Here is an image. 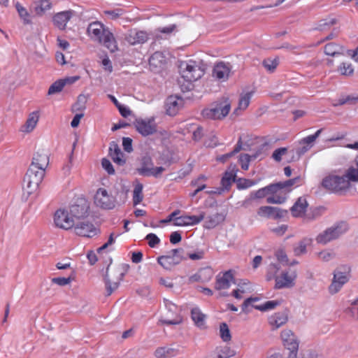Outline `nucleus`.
<instances>
[{"instance_id": "1", "label": "nucleus", "mask_w": 358, "mask_h": 358, "mask_svg": "<svg viewBox=\"0 0 358 358\" xmlns=\"http://www.w3.org/2000/svg\"><path fill=\"white\" fill-rule=\"evenodd\" d=\"M87 31L92 39L103 44L110 52H114L117 50L113 34L100 22H91L88 25Z\"/></svg>"}, {"instance_id": "2", "label": "nucleus", "mask_w": 358, "mask_h": 358, "mask_svg": "<svg viewBox=\"0 0 358 358\" xmlns=\"http://www.w3.org/2000/svg\"><path fill=\"white\" fill-rule=\"evenodd\" d=\"M230 109L231 101L229 98L223 96L204 108L201 115L206 119L222 120L229 114Z\"/></svg>"}, {"instance_id": "3", "label": "nucleus", "mask_w": 358, "mask_h": 358, "mask_svg": "<svg viewBox=\"0 0 358 358\" xmlns=\"http://www.w3.org/2000/svg\"><path fill=\"white\" fill-rule=\"evenodd\" d=\"M348 224L346 222L341 221L335 223L331 227L327 228L316 237L318 243L325 245L327 243L337 239L348 230Z\"/></svg>"}, {"instance_id": "4", "label": "nucleus", "mask_w": 358, "mask_h": 358, "mask_svg": "<svg viewBox=\"0 0 358 358\" xmlns=\"http://www.w3.org/2000/svg\"><path fill=\"white\" fill-rule=\"evenodd\" d=\"M322 185L331 192L343 194L349 189L350 183L344 175H329L322 180Z\"/></svg>"}, {"instance_id": "5", "label": "nucleus", "mask_w": 358, "mask_h": 358, "mask_svg": "<svg viewBox=\"0 0 358 358\" xmlns=\"http://www.w3.org/2000/svg\"><path fill=\"white\" fill-rule=\"evenodd\" d=\"M350 271V267L347 265H341L334 270L332 282L328 288L331 294L338 293L343 286L349 281Z\"/></svg>"}, {"instance_id": "6", "label": "nucleus", "mask_w": 358, "mask_h": 358, "mask_svg": "<svg viewBox=\"0 0 358 358\" xmlns=\"http://www.w3.org/2000/svg\"><path fill=\"white\" fill-rule=\"evenodd\" d=\"M44 176V171L38 170L34 166H29L23 179V188L28 194H31L37 190Z\"/></svg>"}, {"instance_id": "7", "label": "nucleus", "mask_w": 358, "mask_h": 358, "mask_svg": "<svg viewBox=\"0 0 358 358\" xmlns=\"http://www.w3.org/2000/svg\"><path fill=\"white\" fill-rule=\"evenodd\" d=\"M69 212L75 222L83 220L89 215L90 203L85 198L79 197L70 206Z\"/></svg>"}, {"instance_id": "8", "label": "nucleus", "mask_w": 358, "mask_h": 358, "mask_svg": "<svg viewBox=\"0 0 358 358\" xmlns=\"http://www.w3.org/2000/svg\"><path fill=\"white\" fill-rule=\"evenodd\" d=\"M182 248L173 249L168 255L157 257V263L165 270L171 271L186 258L182 257Z\"/></svg>"}, {"instance_id": "9", "label": "nucleus", "mask_w": 358, "mask_h": 358, "mask_svg": "<svg viewBox=\"0 0 358 358\" xmlns=\"http://www.w3.org/2000/svg\"><path fill=\"white\" fill-rule=\"evenodd\" d=\"M180 72L182 77L189 83L197 80L204 74V70L194 61L182 62L180 66Z\"/></svg>"}, {"instance_id": "10", "label": "nucleus", "mask_w": 358, "mask_h": 358, "mask_svg": "<svg viewBox=\"0 0 358 358\" xmlns=\"http://www.w3.org/2000/svg\"><path fill=\"white\" fill-rule=\"evenodd\" d=\"M116 200L112 196L108 194L106 189L99 188L94 196V203L106 210H111L115 207Z\"/></svg>"}, {"instance_id": "11", "label": "nucleus", "mask_w": 358, "mask_h": 358, "mask_svg": "<svg viewBox=\"0 0 358 358\" xmlns=\"http://www.w3.org/2000/svg\"><path fill=\"white\" fill-rule=\"evenodd\" d=\"M136 131L143 136L152 135L157 131V125L153 117L148 119L138 118L134 122Z\"/></svg>"}, {"instance_id": "12", "label": "nucleus", "mask_w": 358, "mask_h": 358, "mask_svg": "<svg viewBox=\"0 0 358 358\" xmlns=\"http://www.w3.org/2000/svg\"><path fill=\"white\" fill-rule=\"evenodd\" d=\"M54 222L57 227L68 230L75 225L74 218H72L66 210H57L55 213Z\"/></svg>"}, {"instance_id": "13", "label": "nucleus", "mask_w": 358, "mask_h": 358, "mask_svg": "<svg viewBox=\"0 0 358 358\" xmlns=\"http://www.w3.org/2000/svg\"><path fill=\"white\" fill-rule=\"evenodd\" d=\"M288 211L278 207L261 206L257 210V215L260 217L273 218L274 220L281 219L285 217Z\"/></svg>"}, {"instance_id": "14", "label": "nucleus", "mask_w": 358, "mask_h": 358, "mask_svg": "<svg viewBox=\"0 0 358 358\" xmlns=\"http://www.w3.org/2000/svg\"><path fill=\"white\" fill-rule=\"evenodd\" d=\"M73 227L75 233L80 236L92 237L96 234V229L94 224L85 220L75 222Z\"/></svg>"}, {"instance_id": "15", "label": "nucleus", "mask_w": 358, "mask_h": 358, "mask_svg": "<svg viewBox=\"0 0 358 358\" xmlns=\"http://www.w3.org/2000/svg\"><path fill=\"white\" fill-rule=\"evenodd\" d=\"M148 39V34L145 31L130 29L124 35V40L131 45L142 44Z\"/></svg>"}, {"instance_id": "16", "label": "nucleus", "mask_w": 358, "mask_h": 358, "mask_svg": "<svg viewBox=\"0 0 358 358\" xmlns=\"http://www.w3.org/2000/svg\"><path fill=\"white\" fill-rule=\"evenodd\" d=\"M281 339L285 348L289 352H298L299 341L290 329H285L281 332Z\"/></svg>"}, {"instance_id": "17", "label": "nucleus", "mask_w": 358, "mask_h": 358, "mask_svg": "<svg viewBox=\"0 0 358 358\" xmlns=\"http://www.w3.org/2000/svg\"><path fill=\"white\" fill-rule=\"evenodd\" d=\"M109 266H110L108 265L104 276L108 296H110L113 292V291H115L118 287L120 281L122 280L124 275V273L122 271H121L119 268H117L114 271V273L118 274V277L116 278L115 281H113L108 275Z\"/></svg>"}, {"instance_id": "18", "label": "nucleus", "mask_w": 358, "mask_h": 358, "mask_svg": "<svg viewBox=\"0 0 358 358\" xmlns=\"http://www.w3.org/2000/svg\"><path fill=\"white\" fill-rule=\"evenodd\" d=\"M296 275H289L288 272H282L280 275L275 276V284L274 288L280 289L283 288H291L294 286Z\"/></svg>"}, {"instance_id": "19", "label": "nucleus", "mask_w": 358, "mask_h": 358, "mask_svg": "<svg viewBox=\"0 0 358 358\" xmlns=\"http://www.w3.org/2000/svg\"><path fill=\"white\" fill-rule=\"evenodd\" d=\"M184 100L178 96H170L166 101V113L171 116L176 115L182 108Z\"/></svg>"}, {"instance_id": "20", "label": "nucleus", "mask_w": 358, "mask_h": 358, "mask_svg": "<svg viewBox=\"0 0 358 358\" xmlns=\"http://www.w3.org/2000/svg\"><path fill=\"white\" fill-rule=\"evenodd\" d=\"M204 218L205 213L203 212L199 215H181L176 218L173 224L178 227L195 225L200 223Z\"/></svg>"}, {"instance_id": "21", "label": "nucleus", "mask_w": 358, "mask_h": 358, "mask_svg": "<svg viewBox=\"0 0 358 358\" xmlns=\"http://www.w3.org/2000/svg\"><path fill=\"white\" fill-rule=\"evenodd\" d=\"M49 164V155L45 150L36 152L33 157L30 166H34L38 170L45 171V169Z\"/></svg>"}, {"instance_id": "22", "label": "nucleus", "mask_w": 358, "mask_h": 358, "mask_svg": "<svg viewBox=\"0 0 358 358\" xmlns=\"http://www.w3.org/2000/svg\"><path fill=\"white\" fill-rule=\"evenodd\" d=\"M308 207V203L306 197H299L294 205L290 208L292 215L294 217H304Z\"/></svg>"}, {"instance_id": "23", "label": "nucleus", "mask_w": 358, "mask_h": 358, "mask_svg": "<svg viewBox=\"0 0 358 358\" xmlns=\"http://www.w3.org/2000/svg\"><path fill=\"white\" fill-rule=\"evenodd\" d=\"M109 155L116 164L119 166H123L125 164L126 159L124 158V155L122 152L118 144L115 141L110 143Z\"/></svg>"}, {"instance_id": "24", "label": "nucleus", "mask_w": 358, "mask_h": 358, "mask_svg": "<svg viewBox=\"0 0 358 358\" xmlns=\"http://www.w3.org/2000/svg\"><path fill=\"white\" fill-rule=\"evenodd\" d=\"M288 321V310H284L282 312H278L271 315L268 318L269 324L272 327V329L275 330L285 324Z\"/></svg>"}, {"instance_id": "25", "label": "nucleus", "mask_w": 358, "mask_h": 358, "mask_svg": "<svg viewBox=\"0 0 358 358\" xmlns=\"http://www.w3.org/2000/svg\"><path fill=\"white\" fill-rule=\"evenodd\" d=\"M73 14V10H66L55 14L53 17L54 24L61 30L64 29Z\"/></svg>"}, {"instance_id": "26", "label": "nucleus", "mask_w": 358, "mask_h": 358, "mask_svg": "<svg viewBox=\"0 0 358 358\" xmlns=\"http://www.w3.org/2000/svg\"><path fill=\"white\" fill-rule=\"evenodd\" d=\"M229 73V64H226L224 62H220L214 66L213 76L220 80L224 81L228 79Z\"/></svg>"}, {"instance_id": "27", "label": "nucleus", "mask_w": 358, "mask_h": 358, "mask_svg": "<svg viewBox=\"0 0 358 358\" xmlns=\"http://www.w3.org/2000/svg\"><path fill=\"white\" fill-rule=\"evenodd\" d=\"M234 279V275L231 270L224 273L222 276L217 275L215 288L217 290L228 289L230 287V282Z\"/></svg>"}, {"instance_id": "28", "label": "nucleus", "mask_w": 358, "mask_h": 358, "mask_svg": "<svg viewBox=\"0 0 358 358\" xmlns=\"http://www.w3.org/2000/svg\"><path fill=\"white\" fill-rule=\"evenodd\" d=\"M166 63V57L162 52H154L149 59V65L152 71H158Z\"/></svg>"}, {"instance_id": "29", "label": "nucleus", "mask_w": 358, "mask_h": 358, "mask_svg": "<svg viewBox=\"0 0 358 358\" xmlns=\"http://www.w3.org/2000/svg\"><path fill=\"white\" fill-rule=\"evenodd\" d=\"M39 120V115L38 111H34L29 115V117L22 127L21 131L25 133H29L36 127L37 122Z\"/></svg>"}, {"instance_id": "30", "label": "nucleus", "mask_w": 358, "mask_h": 358, "mask_svg": "<svg viewBox=\"0 0 358 358\" xmlns=\"http://www.w3.org/2000/svg\"><path fill=\"white\" fill-rule=\"evenodd\" d=\"M178 352V349L164 346L158 348L155 352V355L157 358H171L176 356Z\"/></svg>"}, {"instance_id": "31", "label": "nucleus", "mask_w": 358, "mask_h": 358, "mask_svg": "<svg viewBox=\"0 0 358 358\" xmlns=\"http://www.w3.org/2000/svg\"><path fill=\"white\" fill-rule=\"evenodd\" d=\"M213 276V271L209 268H202L197 273L189 277V280L191 282L209 280Z\"/></svg>"}, {"instance_id": "32", "label": "nucleus", "mask_w": 358, "mask_h": 358, "mask_svg": "<svg viewBox=\"0 0 358 358\" xmlns=\"http://www.w3.org/2000/svg\"><path fill=\"white\" fill-rule=\"evenodd\" d=\"M225 216L222 213H216L206 217L204 227L207 229H213L224 220Z\"/></svg>"}, {"instance_id": "33", "label": "nucleus", "mask_w": 358, "mask_h": 358, "mask_svg": "<svg viewBox=\"0 0 358 358\" xmlns=\"http://www.w3.org/2000/svg\"><path fill=\"white\" fill-rule=\"evenodd\" d=\"M153 166L152 159L148 155H145L139 159V166L136 169V172L142 176H145V174L142 173L144 170H150Z\"/></svg>"}, {"instance_id": "34", "label": "nucleus", "mask_w": 358, "mask_h": 358, "mask_svg": "<svg viewBox=\"0 0 358 358\" xmlns=\"http://www.w3.org/2000/svg\"><path fill=\"white\" fill-rule=\"evenodd\" d=\"M248 147H249L248 145H244V146H243L242 138H241V137H240L238 138V141L234 149L229 153L222 155L217 159L222 162H225L229 158L231 157L232 156H234V155L238 153L240 150H248Z\"/></svg>"}, {"instance_id": "35", "label": "nucleus", "mask_w": 358, "mask_h": 358, "mask_svg": "<svg viewBox=\"0 0 358 358\" xmlns=\"http://www.w3.org/2000/svg\"><path fill=\"white\" fill-rule=\"evenodd\" d=\"M191 317L194 324L199 328L205 326L206 315L201 313L199 308H194L191 310Z\"/></svg>"}, {"instance_id": "36", "label": "nucleus", "mask_w": 358, "mask_h": 358, "mask_svg": "<svg viewBox=\"0 0 358 358\" xmlns=\"http://www.w3.org/2000/svg\"><path fill=\"white\" fill-rule=\"evenodd\" d=\"M251 97L252 92H247L241 95L238 101V107L234 110V113L238 115L241 110H245L250 104Z\"/></svg>"}, {"instance_id": "37", "label": "nucleus", "mask_w": 358, "mask_h": 358, "mask_svg": "<svg viewBox=\"0 0 358 358\" xmlns=\"http://www.w3.org/2000/svg\"><path fill=\"white\" fill-rule=\"evenodd\" d=\"M325 210L326 208L324 206H317L310 208L309 212L306 213L303 218L307 222L313 221L320 217Z\"/></svg>"}, {"instance_id": "38", "label": "nucleus", "mask_w": 358, "mask_h": 358, "mask_svg": "<svg viewBox=\"0 0 358 358\" xmlns=\"http://www.w3.org/2000/svg\"><path fill=\"white\" fill-rule=\"evenodd\" d=\"M312 242L310 238H303L301 240L297 245L294 247V253L296 256H300L306 254L307 252L306 247L309 245Z\"/></svg>"}, {"instance_id": "39", "label": "nucleus", "mask_w": 358, "mask_h": 358, "mask_svg": "<svg viewBox=\"0 0 358 358\" xmlns=\"http://www.w3.org/2000/svg\"><path fill=\"white\" fill-rule=\"evenodd\" d=\"M236 173L226 171L221 179V185L224 189L229 190L233 182H236Z\"/></svg>"}, {"instance_id": "40", "label": "nucleus", "mask_w": 358, "mask_h": 358, "mask_svg": "<svg viewBox=\"0 0 358 358\" xmlns=\"http://www.w3.org/2000/svg\"><path fill=\"white\" fill-rule=\"evenodd\" d=\"M301 147L297 148L296 149H293L289 152V155L291 157L292 161L298 160L301 155H304L306 152H308L311 148L310 145H301Z\"/></svg>"}, {"instance_id": "41", "label": "nucleus", "mask_w": 358, "mask_h": 358, "mask_svg": "<svg viewBox=\"0 0 358 358\" xmlns=\"http://www.w3.org/2000/svg\"><path fill=\"white\" fill-rule=\"evenodd\" d=\"M143 186L141 183H138L134 189L133 191V203L134 206H136L139 204L143 199Z\"/></svg>"}, {"instance_id": "42", "label": "nucleus", "mask_w": 358, "mask_h": 358, "mask_svg": "<svg viewBox=\"0 0 358 358\" xmlns=\"http://www.w3.org/2000/svg\"><path fill=\"white\" fill-rule=\"evenodd\" d=\"M52 3L50 0H41L35 6V12L37 15H42L46 10L51 8Z\"/></svg>"}, {"instance_id": "43", "label": "nucleus", "mask_w": 358, "mask_h": 358, "mask_svg": "<svg viewBox=\"0 0 358 358\" xmlns=\"http://www.w3.org/2000/svg\"><path fill=\"white\" fill-rule=\"evenodd\" d=\"M216 353L217 358H230L236 355L235 351L228 346L217 348Z\"/></svg>"}, {"instance_id": "44", "label": "nucleus", "mask_w": 358, "mask_h": 358, "mask_svg": "<svg viewBox=\"0 0 358 358\" xmlns=\"http://www.w3.org/2000/svg\"><path fill=\"white\" fill-rule=\"evenodd\" d=\"M280 304L279 301H268L262 305H252V307L260 311H266L268 310L274 309Z\"/></svg>"}, {"instance_id": "45", "label": "nucleus", "mask_w": 358, "mask_h": 358, "mask_svg": "<svg viewBox=\"0 0 358 358\" xmlns=\"http://www.w3.org/2000/svg\"><path fill=\"white\" fill-rule=\"evenodd\" d=\"M15 8L20 18L23 20L24 24H29L31 23L29 19V13L25 8H24L19 2L15 3Z\"/></svg>"}, {"instance_id": "46", "label": "nucleus", "mask_w": 358, "mask_h": 358, "mask_svg": "<svg viewBox=\"0 0 358 358\" xmlns=\"http://www.w3.org/2000/svg\"><path fill=\"white\" fill-rule=\"evenodd\" d=\"M357 103H358V95L354 96V95H348L345 97L340 98L338 100V102L336 103H334V106H342L344 104H350V105H355Z\"/></svg>"}, {"instance_id": "47", "label": "nucleus", "mask_w": 358, "mask_h": 358, "mask_svg": "<svg viewBox=\"0 0 358 358\" xmlns=\"http://www.w3.org/2000/svg\"><path fill=\"white\" fill-rule=\"evenodd\" d=\"M220 338L224 342H228L231 341V336L228 325L223 322L220 325Z\"/></svg>"}, {"instance_id": "48", "label": "nucleus", "mask_w": 358, "mask_h": 358, "mask_svg": "<svg viewBox=\"0 0 358 358\" xmlns=\"http://www.w3.org/2000/svg\"><path fill=\"white\" fill-rule=\"evenodd\" d=\"M65 86V82H62V79L54 82L49 87L48 94L49 95L55 94L62 91Z\"/></svg>"}, {"instance_id": "49", "label": "nucleus", "mask_w": 358, "mask_h": 358, "mask_svg": "<svg viewBox=\"0 0 358 358\" xmlns=\"http://www.w3.org/2000/svg\"><path fill=\"white\" fill-rule=\"evenodd\" d=\"M236 186L238 189L249 188L257 184V182L246 178H238L236 180Z\"/></svg>"}, {"instance_id": "50", "label": "nucleus", "mask_w": 358, "mask_h": 358, "mask_svg": "<svg viewBox=\"0 0 358 358\" xmlns=\"http://www.w3.org/2000/svg\"><path fill=\"white\" fill-rule=\"evenodd\" d=\"M165 171V169L162 166L153 167L150 170H144L142 173L145 174V176H153L155 178H159L162 173Z\"/></svg>"}, {"instance_id": "51", "label": "nucleus", "mask_w": 358, "mask_h": 358, "mask_svg": "<svg viewBox=\"0 0 358 358\" xmlns=\"http://www.w3.org/2000/svg\"><path fill=\"white\" fill-rule=\"evenodd\" d=\"M338 71L343 76H351L354 73V69L349 62H342L338 66Z\"/></svg>"}, {"instance_id": "52", "label": "nucleus", "mask_w": 358, "mask_h": 358, "mask_svg": "<svg viewBox=\"0 0 358 358\" xmlns=\"http://www.w3.org/2000/svg\"><path fill=\"white\" fill-rule=\"evenodd\" d=\"M322 129L317 130L314 134L310 135L306 138H303L299 141L300 145H310V148L313 147V143L317 139V138L320 136L322 132Z\"/></svg>"}, {"instance_id": "53", "label": "nucleus", "mask_w": 358, "mask_h": 358, "mask_svg": "<svg viewBox=\"0 0 358 358\" xmlns=\"http://www.w3.org/2000/svg\"><path fill=\"white\" fill-rule=\"evenodd\" d=\"M336 22V20L334 18L322 20L320 21L315 29L324 31L327 29L330 28L332 25L335 24Z\"/></svg>"}, {"instance_id": "54", "label": "nucleus", "mask_w": 358, "mask_h": 358, "mask_svg": "<svg viewBox=\"0 0 358 358\" xmlns=\"http://www.w3.org/2000/svg\"><path fill=\"white\" fill-rule=\"evenodd\" d=\"M324 53L327 55L335 56L338 54H340L339 47L334 43H327L324 46Z\"/></svg>"}, {"instance_id": "55", "label": "nucleus", "mask_w": 358, "mask_h": 358, "mask_svg": "<svg viewBox=\"0 0 358 358\" xmlns=\"http://www.w3.org/2000/svg\"><path fill=\"white\" fill-rule=\"evenodd\" d=\"M87 100V97L85 95L80 94L78 96L76 103L73 106L74 110H79V111L84 110L86 108L85 104H86Z\"/></svg>"}, {"instance_id": "56", "label": "nucleus", "mask_w": 358, "mask_h": 358, "mask_svg": "<svg viewBox=\"0 0 358 358\" xmlns=\"http://www.w3.org/2000/svg\"><path fill=\"white\" fill-rule=\"evenodd\" d=\"M301 180L300 177H296L284 182H279L282 189H286L287 192L291 191V187Z\"/></svg>"}, {"instance_id": "57", "label": "nucleus", "mask_w": 358, "mask_h": 358, "mask_svg": "<svg viewBox=\"0 0 358 358\" xmlns=\"http://www.w3.org/2000/svg\"><path fill=\"white\" fill-rule=\"evenodd\" d=\"M345 177L351 181H358V169H355L354 167H350L348 169L346 174L344 175Z\"/></svg>"}, {"instance_id": "58", "label": "nucleus", "mask_w": 358, "mask_h": 358, "mask_svg": "<svg viewBox=\"0 0 358 358\" xmlns=\"http://www.w3.org/2000/svg\"><path fill=\"white\" fill-rule=\"evenodd\" d=\"M278 65V59H264L263 61V66L268 71L273 72Z\"/></svg>"}, {"instance_id": "59", "label": "nucleus", "mask_w": 358, "mask_h": 358, "mask_svg": "<svg viewBox=\"0 0 358 358\" xmlns=\"http://www.w3.org/2000/svg\"><path fill=\"white\" fill-rule=\"evenodd\" d=\"M252 160L250 155L241 154L239 157V161L241 162V168L246 171L249 167V162Z\"/></svg>"}, {"instance_id": "60", "label": "nucleus", "mask_w": 358, "mask_h": 358, "mask_svg": "<svg viewBox=\"0 0 358 358\" xmlns=\"http://www.w3.org/2000/svg\"><path fill=\"white\" fill-rule=\"evenodd\" d=\"M145 239L148 241L150 248H155L160 243V239L155 234L150 233L145 236Z\"/></svg>"}, {"instance_id": "61", "label": "nucleus", "mask_w": 358, "mask_h": 358, "mask_svg": "<svg viewBox=\"0 0 358 358\" xmlns=\"http://www.w3.org/2000/svg\"><path fill=\"white\" fill-rule=\"evenodd\" d=\"M286 199V196L273 195L266 198V202L268 203L282 204L285 202Z\"/></svg>"}, {"instance_id": "62", "label": "nucleus", "mask_w": 358, "mask_h": 358, "mask_svg": "<svg viewBox=\"0 0 358 358\" xmlns=\"http://www.w3.org/2000/svg\"><path fill=\"white\" fill-rule=\"evenodd\" d=\"M287 153V149L286 148H280L274 150L272 157L276 162H280L282 160V156Z\"/></svg>"}, {"instance_id": "63", "label": "nucleus", "mask_w": 358, "mask_h": 358, "mask_svg": "<svg viewBox=\"0 0 358 358\" xmlns=\"http://www.w3.org/2000/svg\"><path fill=\"white\" fill-rule=\"evenodd\" d=\"M73 278L71 277L64 278V277H58L53 278L52 279V282L55 284H57L59 286H65L69 284L72 281Z\"/></svg>"}, {"instance_id": "64", "label": "nucleus", "mask_w": 358, "mask_h": 358, "mask_svg": "<svg viewBox=\"0 0 358 358\" xmlns=\"http://www.w3.org/2000/svg\"><path fill=\"white\" fill-rule=\"evenodd\" d=\"M101 165L108 174L113 175L115 173L113 166L108 159L103 158L101 161Z\"/></svg>"}]
</instances>
